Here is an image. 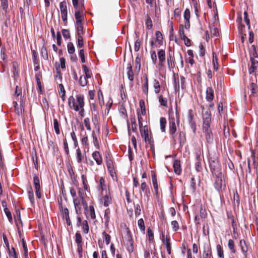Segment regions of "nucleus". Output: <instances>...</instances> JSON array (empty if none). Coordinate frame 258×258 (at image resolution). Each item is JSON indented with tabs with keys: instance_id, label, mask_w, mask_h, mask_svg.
I'll return each instance as SVG.
<instances>
[{
	"instance_id": "nucleus-1",
	"label": "nucleus",
	"mask_w": 258,
	"mask_h": 258,
	"mask_svg": "<svg viewBox=\"0 0 258 258\" xmlns=\"http://www.w3.org/2000/svg\"><path fill=\"white\" fill-rule=\"evenodd\" d=\"M210 169L213 175L215 176L214 183V187L217 191H220L225 186V184L223 181V175L220 171H218L215 167L214 168L212 165Z\"/></svg>"
},
{
	"instance_id": "nucleus-2",
	"label": "nucleus",
	"mask_w": 258,
	"mask_h": 258,
	"mask_svg": "<svg viewBox=\"0 0 258 258\" xmlns=\"http://www.w3.org/2000/svg\"><path fill=\"white\" fill-rule=\"evenodd\" d=\"M140 134L145 142L150 145L151 150L154 152V140L151 131L148 127H144V130L141 131Z\"/></svg>"
},
{
	"instance_id": "nucleus-3",
	"label": "nucleus",
	"mask_w": 258,
	"mask_h": 258,
	"mask_svg": "<svg viewBox=\"0 0 258 258\" xmlns=\"http://www.w3.org/2000/svg\"><path fill=\"white\" fill-rule=\"evenodd\" d=\"M80 101L83 103V107H84V97L83 95H77L76 99H75L73 96H71L68 99V104L70 108L75 111L76 106L79 107V102H80Z\"/></svg>"
},
{
	"instance_id": "nucleus-4",
	"label": "nucleus",
	"mask_w": 258,
	"mask_h": 258,
	"mask_svg": "<svg viewBox=\"0 0 258 258\" xmlns=\"http://www.w3.org/2000/svg\"><path fill=\"white\" fill-rule=\"evenodd\" d=\"M177 131V127L175 124V118L174 115L169 114V132L170 135L171 136L172 139L174 144H176L175 141V133Z\"/></svg>"
},
{
	"instance_id": "nucleus-5",
	"label": "nucleus",
	"mask_w": 258,
	"mask_h": 258,
	"mask_svg": "<svg viewBox=\"0 0 258 258\" xmlns=\"http://www.w3.org/2000/svg\"><path fill=\"white\" fill-rule=\"evenodd\" d=\"M202 109V117L203 119V127L205 128L210 127V123L211 120V113L209 109H206L204 110V107L201 106Z\"/></svg>"
},
{
	"instance_id": "nucleus-6",
	"label": "nucleus",
	"mask_w": 258,
	"mask_h": 258,
	"mask_svg": "<svg viewBox=\"0 0 258 258\" xmlns=\"http://www.w3.org/2000/svg\"><path fill=\"white\" fill-rule=\"evenodd\" d=\"M250 60L251 61L250 67L248 71L249 74L253 76L255 82H256V75H258V61L254 59L253 57H250Z\"/></svg>"
},
{
	"instance_id": "nucleus-7",
	"label": "nucleus",
	"mask_w": 258,
	"mask_h": 258,
	"mask_svg": "<svg viewBox=\"0 0 258 258\" xmlns=\"http://www.w3.org/2000/svg\"><path fill=\"white\" fill-rule=\"evenodd\" d=\"M61 17L62 21L66 23L67 22V2L64 1L59 4Z\"/></svg>"
},
{
	"instance_id": "nucleus-8",
	"label": "nucleus",
	"mask_w": 258,
	"mask_h": 258,
	"mask_svg": "<svg viewBox=\"0 0 258 258\" xmlns=\"http://www.w3.org/2000/svg\"><path fill=\"white\" fill-rule=\"evenodd\" d=\"M162 241L163 244L166 245V248L167 251V252L169 254H171V243H170V238L169 236L166 235L165 236L164 234L162 235Z\"/></svg>"
},
{
	"instance_id": "nucleus-9",
	"label": "nucleus",
	"mask_w": 258,
	"mask_h": 258,
	"mask_svg": "<svg viewBox=\"0 0 258 258\" xmlns=\"http://www.w3.org/2000/svg\"><path fill=\"white\" fill-rule=\"evenodd\" d=\"M151 177H152V183H153L154 189L155 191L156 195L157 196V197H158L159 196V191H158V185L157 178L156 173L153 171H151Z\"/></svg>"
},
{
	"instance_id": "nucleus-10",
	"label": "nucleus",
	"mask_w": 258,
	"mask_h": 258,
	"mask_svg": "<svg viewBox=\"0 0 258 258\" xmlns=\"http://www.w3.org/2000/svg\"><path fill=\"white\" fill-rule=\"evenodd\" d=\"M203 132L205 133V138L207 140V142L211 144L213 141V136L212 133V131L210 127H207V128H205L203 127Z\"/></svg>"
},
{
	"instance_id": "nucleus-11",
	"label": "nucleus",
	"mask_w": 258,
	"mask_h": 258,
	"mask_svg": "<svg viewBox=\"0 0 258 258\" xmlns=\"http://www.w3.org/2000/svg\"><path fill=\"white\" fill-rule=\"evenodd\" d=\"M81 203V199L75 198L73 199V203L75 208V211L77 214L80 215L81 213V207L80 206Z\"/></svg>"
},
{
	"instance_id": "nucleus-12",
	"label": "nucleus",
	"mask_w": 258,
	"mask_h": 258,
	"mask_svg": "<svg viewBox=\"0 0 258 258\" xmlns=\"http://www.w3.org/2000/svg\"><path fill=\"white\" fill-rule=\"evenodd\" d=\"M206 99L207 101L211 102L214 96V90L211 87H208L206 89Z\"/></svg>"
},
{
	"instance_id": "nucleus-13",
	"label": "nucleus",
	"mask_w": 258,
	"mask_h": 258,
	"mask_svg": "<svg viewBox=\"0 0 258 258\" xmlns=\"http://www.w3.org/2000/svg\"><path fill=\"white\" fill-rule=\"evenodd\" d=\"M126 70V74L127 78L130 81L133 82L134 80V73L133 71V67L131 63H128L127 64Z\"/></svg>"
},
{
	"instance_id": "nucleus-14",
	"label": "nucleus",
	"mask_w": 258,
	"mask_h": 258,
	"mask_svg": "<svg viewBox=\"0 0 258 258\" xmlns=\"http://www.w3.org/2000/svg\"><path fill=\"white\" fill-rule=\"evenodd\" d=\"M92 121L98 134H100L99 117L97 114L92 116Z\"/></svg>"
},
{
	"instance_id": "nucleus-15",
	"label": "nucleus",
	"mask_w": 258,
	"mask_h": 258,
	"mask_svg": "<svg viewBox=\"0 0 258 258\" xmlns=\"http://www.w3.org/2000/svg\"><path fill=\"white\" fill-rule=\"evenodd\" d=\"M92 157L98 165L102 164V158L100 153L98 151L94 152L92 153Z\"/></svg>"
},
{
	"instance_id": "nucleus-16",
	"label": "nucleus",
	"mask_w": 258,
	"mask_h": 258,
	"mask_svg": "<svg viewBox=\"0 0 258 258\" xmlns=\"http://www.w3.org/2000/svg\"><path fill=\"white\" fill-rule=\"evenodd\" d=\"M159 59V65L162 66L163 63L165 61V51L163 49H160L157 53Z\"/></svg>"
},
{
	"instance_id": "nucleus-17",
	"label": "nucleus",
	"mask_w": 258,
	"mask_h": 258,
	"mask_svg": "<svg viewBox=\"0 0 258 258\" xmlns=\"http://www.w3.org/2000/svg\"><path fill=\"white\" fill-rule=\"evenodd\" d=\"M203 258H211L212 256V249L210 245L204 247L203 254Z\"/></svg>"
},
{
	"instance_id": "nucleus-18",
	"label": "nucleus",
	"mask_w": 258,
	"mask_h": 258,
	"mask_svg": "<svg viewBox=\"0 0 258 258\" xmlns=\"http://www.w3.org/2000/svg\"><path fill=\"white\" fill-rule=\"evenodd\" d=\"M75 17L76 20V25L82 24V19L84 17L82 15V12L80 10H76L75 13Z\"/></svg>"
},
{
	"instance_id": "nucleus-19",
	"label": "nucleus",
	"mask_w": 258,
	"mask_h": 258,
	"mask_svg": "<svg viewBox=\"0 0 258 258\" xmlns=\"http://www.w3.org/2000/svg\"><path fill=\"white\" fill-rule=\"evenodd\" d=\"M155 42L157 43L159 46H161L163 43V38L162 34L159 31H157L155 33Z\"/></svg>"
},
{
	"instance_id": "nucleus-20",
	"label": "nucleus",
	"mask_w": 258,
	"mask_h": 258,
	"mask_svg": "<svg viewBox=\"0 0 258 258\" xmlns=\"http://www.w3.org/2000/svg\"><path fill=\"white\" fill-rule=\"evenodd\" d=\"M240 246L241 248V250L243 253L245 257H247V252L248 251V247L247 244L244 240H240L239 242Z\"/></svg>"
},
{
	"instance_id": "nucleus-21",
	"label": "nucleus",
	"mask_w": 258,
	"mask_h": 258,
	"mask_svg": "<svg viewBox=\"0 0 258 258\" xmlns=\"http://www.w3.org/2000/svg\"><path fill=\"white\" fill-rule=\"evenodd\" d=\"M173 168L174 172L178 175L180 174L181 172L180 162L179 160H175L173 163Z\"/></svg>"
},
{
	"instance_id": "nucleus-22",
	"label": "nucleus",
	"mask_w": 258,
	"mask_h": 258,
	"mask_svg": "<svg viewBox=\"0 0 258 258\" xmlns=\"http://www.w3.org/2000/svg\"><path fill=\"white\" fill-rule=\"evenodd\" d=\"M102 201L105 207H108L112 203V198L110 194L109 193L104 196L102 198Z\"/></svg>"
},
{
	"instance_id": "nucleus-23",
	"label": "nucleus",
	"mask_w": 258,
	"mask_h": 258,
	"mask_svg": "<svg viewBox=\"0 0 258 258\" xmlns=\"http://www.w3.org/2000/svg\"><path fill=\"white\" fill-rule=\"evenodd\" d=\"M254 81L252 82L250 84V90L252 95L255 96L258 92V87Z\"/></svg>"
},
{
	"instance_id": "nucleus-24",
	"label": "nucleus",
	"mask_w": 258,
	"mask_h": 258,
	"mask_svg": "<svg viewBox=\"0 0 258 258\" xmlns=\"http://www.w3.org/2000/svg\"><path fill=\"white\" fill-rule=\"evenodd\" d=\"M166 119L164 117H161L160 118V127L161 132L163 133L166 132Z\"/></svg>"
},
{
	"instance_id": "nucleus-25",
	"label": "nucleus",
	"mask_w": 258,
	"mask_h": 258,
	"mask_svg": "<svg viewBox=\"0 0 258 258\" xmlns=\"http://www.w3.org/2000/svg\"><path fill=\"white\" fill-rule=\"evenodd\" d=\"M139 105L140 107V110H138L137 113H140V114H141L143 115H145L146 111L144 101L143 100H141L139 102Z\"/></svg>"
},
{
	"instance_id": "nucleus-26",
	"label": "nucleus",
	"mask_w": 258,
	"mask_h": 258,
	"mask_svg": "<svg viewBox=\"0 0 258 258\" xmlns=\"http://www.w3.org/2000/svg\"><path fill=\"white\" fill-rule=\"evenodd\" d=\"M159 102L161 106L167 107L168 106V100L167 98L164 97L160 95L158 96Z\"/></svg>"
},
{
	"instance_id": "nucleus-27",
	"label": "nucleus",
	"mask_w": 258,
	"mask_h": 258,
	"mask_svg": "<svg viewBox=\"0 0 258 258\" xmlns=\"http://www.w3.org/2000/svg\"><path fill=\"white\" fill-rule=\"evenodd\" d=\"M153 86L154 89V92L156 94H158L161 90V86L159 82L157 79H154L153 82Z\"/></svg>"
},
{
	"instance_id": "nucleus-28",
	"label": "nucleus",
	"mask_w": 258,
	"mask_h": 258,
	"mask_svg": "<svg viewBox=\"0 0 258 258\" xmlns=\"http://www.w3.org/2000/svg\"><path fill=\"white\" fill-rule=\"evenodd\" d=\"M106 185L105 184V179L103 177H101L99 180L98 189L102 192L105 189H106Z\"/></svg>"
},
{
	"instance_id": "nucleus-29",
	"label": "nucleus",
	"mask_w": 258,
	"mask_h": 258,
	"mask_svg": "<svg viewBox=\"0 0 258 258\" xmlns=\"http://www.w3.org/2000/svg\"><path fill=\"white\" fill-rule=\"evenodd\" d=\"M87 214L90 216V218L92 219H95L96 218V214L95 212V209L93 205H90L89 206V208L88 209Z\"/></svg>"
},
{
	"instance_id": "nucleus-30",
	"label": "nucleus",
	"mask_w": 258,
	"mask_h": 258,
	"mask_svg": "<svg viewBox=\"0 0 258 258\" xmlns=\"http://www.w3.org/2000/svg\"><path fill=\"white\" fill-rule=\"evenodd\" d=\"M79 107L76 106L75 111H79V114L81 117H84L85 115V109L83 107V103L79 102Z\"/></svg>"
},
{
	"instance_id": "nucleus-31",
	"label": "nucleus",
	"mask_w": 258,
	"mask_h": 258,
	"mask_svg": "<svg viewBox=\"0 0 258 258\" xmlns=\"http://www.w3.org/2000/svg\"><path fill=\"white\" fill-rule=\"evenodd\" d=\"M81 178L84 189L86 191H88L90 187L89 185H88L86 176L84 174H82L81 176Z\"/></svg>"
},
{
	"instance_id": "nucleus-32",
	"label": "nucleus",
	"mask_w": 258,
	"mask_h": 258,
	"mask_svg": "<svg viewBox=\"0 0 258 258\" xmlns=\"http://www.w3.org/2000/svg\"><path fill=\"white\" fill-rule=\"evenodd\" d=\"M110 214V210L109 208H107L105 210L104 218L105 220V224L107 226L110 220V216L109 215Z\"/></svg>"
},
{
	"instance_id": "nucleus-33",
	"label": "nucleus",
	"mask_w": 258,
	"mask_h": 258,
	"mask_svg": "<svg viewBox=\"0 0 258 258\" xmlns=\"http://www.w3.org/2000/svg\"><path fill=\"white\" fill-rule=\"evenodd\" d=\"M92 137L93 138V143L94 146L96 147L97 149H99V141L97 139V136L94 131H93L92 132Z\"/></svg>"
},
{
	"instance_id": "nucleus-34",
	"label": "nucleus",
	"mask_w": 258,
	"mask_h": 258,
	"mask_svg": "<svg viewBox=\"0 0 258 258\" xmlns=\"http://www.w3.org/2000/svg\"><path fill=\"white\" fill-rule=\"evenodd\" d=\"M127 127H128V132L129 135L131 134V127L133 131V132H135L137 131V124L136 122V120L135 119H134L133 120H131V125L127 124Z\"/></svg>"
},
{
	"instance_id": "nucleus-35",
	"label": "nucleus",
	"mask_w": 258,
	"mask_h": 258,
	"mask_svg": "<svg viewBox=\"0 0 258 258\" xmlns=\"http://www.w3.org/2000/svg\"><path fill=\"white\" fill-rule=\"evenodd\" d=\"M28 196L31 204L33 205L35 203L34 197L33 190L31 186H30L28 189Z\"/></svg>"
},
{
	"instance_id": "nucleus-36",
	"label": "nucleus",
	"mask_w": 258,
	"mask_h": 258,
	"mask_svg": "<svg viewBox=\"0 0 258 258\" xmlns=\"http://www.w3.org/2000/svg\"><path fill=\"white\" fill-rule=\"evenodd\" d=\"M125 244L126 245V249L129 253H131L134 251V245L133 240L132 241H127L125 242Z\"/></svg>"
},
{
	"instance_id": "nucleus-37",
	"label": "nucleus",
	"mask_w": 258,
	"mask_h": 258,
	"mask_svg": "<svg viewBox=\"0 0 258 258\" xmlns=\"http://www.w3.org/2000/svg\"><path fill=\"white\" fill-rule=\"evenodd\" d=\"M167 61L168 67L169 69H173L175 67L174 58L172 57L171 54H169V55L168 56Z\"/></svg>"
},
{
	"instance_id": "nucleus-38",
	"label": "nucleus",
	"mask_w": 258,
	"mask_h": 258,
	"mask_svg": "<svg viewBox=\"0 0 258 258\" xmlns=\"http://www.w3.org/2000/svg\"><path fill=\"white\" fill-rule=\"evenodd\" d=\"M213 64L214 70L217 71L218 69V57L215 52H213Z\"/></svg>"
},
{
	"instance_id": "nucleus-39",
	"label": "nucleus",
	"mask_w": 258,
	"mask_h": 258,
	"mask_svg": "<svg viewBox=\"0 0 258 258\" xmlns=\"http://www.w3.org/2000/svg\"><path fill=\"white\" fill-rule=\"evenodd\" d=\"M33 184L35 189H40V180L37 175H35L33 177Z\"/></svg>"
},
{
	"instance_id": "nucleus-40",
	"label": "nucleus",
	"mask_w": 258,
	"mask_h": 258,
	"mask_svg": "<svg viewBox=\"0 0 258 258\" xmlns=\"http://www.w3.org/2000/svg\"><path fill=\"white\" fill-rule=\"evenodd\" d=\"M83 27L82 24L76 25L77 36H82L83 35Z\"/></svg>"
},
{
	"instance_id": "nucleus-41",
	"label": "nucleus",
	"mask_w": 258,
	"mask_h": 258,
	"mask_svg": "<svg viewBox=\"0 0 258 258\" xmlns=\"http://www.w3.org/2000/svg\"><path fill=\"white\" fill-rule=\"evenodd\" d=\"M228 246L230 250L231 253H235L236 249L235 248V244L234 241L232 239H229L228 240Z\"/></svg>"
},
{
	"instance_id": "nucleus-42",
	"label": "nucleus",
	"mask_w": 258,
	"mask_h": 258,
	"mask_svg": "<svg viewBox=\"0 0 258 258\" xmlns=\"http://www.w3.org/2000/svg\"><path fill=\"white\" fill-rule=\"evenodd\" d=\"M217 255L220 258H224V252L222 247L220 245L218 244L216 246Z\"/></svg>"
},
{
	"instance_id": "nucleus-43",
	"label": "nucleus",
	"mask_w": 258,
	"mask_h": 258,
	"mask_svg": "<svg viewBox=\"0 0 258 258\" xmlns=\"http://www.w3.org/2000/svg\"><path fill=\"white\" fill-rule=\"evenodd\" d=\"M82 69H83V70L84 72V73L85 74V77L87 78H90L92 76V73L90 71L89 69L87 68V67L86 65L83 64V65H82Z\"/></svg>"
},
{
	"instance_id": "nucleus-44",
	"label": "nucleus",
	"mask_w": 258,
	"mask_h": 258,
	"mask_svg": "<svg viewBox=\"0 0 258 258\" xmlns=\"http://www.w3.org/2000/svg\"><path fill=\"white\" fill-rule=\"evenodd\" d=\"M135 71L137 70L139 72L141 69V58L139 56H137L135 59Z\"/></svg>"
},
{
	"instance_id": "nucleus-45",
	"label": "nucleus",
	"mask_w": 258,
	"mask_h": 258,
	"mask_svg": "<svg viewBox=\"0 0 258 258\" xmlns=\"http://www.w3.org/2000/svg\"><path fill=\"white\" fill-rule=\"evenodd\" d=\"M87 78H86L83 76H81L80 77V79L79 80V83L80 85L82 87H84V86H86L88 83V81L87 80Z\"/></svg>"
},
{
	"instance_id": "nucleus-46",
	"label": "nucleus",
	"mask_w": 258,
	"mask_h": 258,
	"mask_svg": "<svg viewBox=\"0 0 258 258\" xmlns=\"http://www.w3.org/2000/svg\"><path fill=\"white\" fill-rule=\"evenodd\" d=\"M41 53L42 57L45 59L47 60L48 58V53L46 48L43 45L41 49Z\"/></svg>"
},
{
	"instance_id": "nucleus-47",
	"label": "nucleus",
	"mask_w": 258,
	"mask_h": 258,
	"mask_svg": "<svg viewBox=\"0 0 258 258\" xmlns=\"http://www.w3.org/2000/svg\"><path fill=\"white\" fill-rule=\"evenodd\" d=\"M83 231L85 234H87L89 232V226L87 220H84L83 222Z\"/></svg>"
},
{
	"instance_id": "nucleus-48",
	"label": "nucleus",
	"mask_w": 258,
	"mask_h": 258,
	"mask_svg": "<svg viewBox=\"0 0 258 258\" xmlns=\"http://www.w3.org/2000/svg\"><path fill=\"white\" fill-rule=\"evenodd\" d=\"M173 80H174V87L175 89H178L179 88V78L177 74H173Z\"/></svg>"
},
{
	"instance_id": "nucleus-49",
	"label": "nucleus",
	"mask_w": 258,
	"mask_h": 258,
	"mask_svg": "<svg viewBox=\"0 0 258 258\" xmlns=\"http://www.w3.org/2000/svg\"><path fill=\"white\" fill-rule=\"evenodd\" d=\"M76 159L78 163H80L82 162L83 157L80 148H78L76 150Z\"/></svg>"
},
{
	"instance_id": "nucleus-50",
	"label": "nucleus",
	"mask_w": 258,
	"mask_h": 258,
	"mask_svg": "<svg viewBox=\"0 0 258 258\" xmlns=\"http://www.w3.org/2000/svg\"><path fill=\"white\" fill-rule=\"evenodd\" d=\"M53 125L56 134L57 135H59L60 134V130L59 128V124L57 120L55 118L53 119Z\"/></svg>"
},
{
	"instance_id": "nucleus-51",
	"label": "nucleus",
	"mask_w": 258,
	"mask_h": 258,
	"mask_svg": "<svg viewBox=\"0 0 258 258\" xmlns=\"http://www.w3.org/2000/svg\"><path fill=\"white\" fill-rule=\"evenodd\" d=\"M145 24L148 29H151L152 28V21L149 15L147 16Z\"/></svg>"
},
{
	"instance_id": "nucleus-52",
	"label": "nucleus",
	"mask_w": 258,
	"mask_h": 258,
	"mask_svg": "<svg viewBox=\"0 0 258 258\" xmlns=\"http://www.w3.org/2000/svg\"><path fill=\"white\" fill-rule=\"evenodd\" d=\"M68 51L70 54H73L75 52V47L72 42H69L67 45Z\"/></svg>"
},
{
	"instance_id": "nucleus-53",
	"label": "nucleus",
	"mask_w": 258,
	"mask_h": 258,
	"mask_svg": "<svg viewBox=\"0 0 258 258\" xmlns=\"http://www.w3.org/2000/svg\"><path fill=\"white\" fill-rule=\"evenodd\" d=\"M84 124L87 130H88V131L91 130V125H90V118L89 117H86L84 119Z\"/></svg>"
},
{
	"instance_id": "nucleus-54",
	"label": "nucleus",
	"mask_w": 258,
	"mask_h": 258,
	"mask_svg": "<svg viewBox=\"0 0 258 258\" xmlns=\"http://www.w3.org/2000/svg\"><path fill=\"white\" fill-rule=\"evenodd\" d=\"M4 212L9 221L10 222L12 223L13 221V218L11 212L9 211L8 208H4Z\"/></svg>"
},
{
	"instance_id": "nucleus-55",
	"label": "nucleus",
	"mask_w": 258,
	"mask_h": 258,
	"mask_svg": "<svg viewBox=\"0 0 258 258\" xmlns=\"http://www.w3.org/2000/svg\"><path fill=\"white\" fill-rule=\"evenodd\" d=\"M151 57L153 63L155 64L157 61V55L155 50H151Z\"/></svg>"
},
{
	"instance_id": "nucleus-56",
	"label": "nucleus",
	"mask_w": 258,
	"mask_h": 258,
	"mask_svg": "<svg viewBox=\"0 0 258 258\" xmlns=\"http://www.w3.org/2000/svg\"><path fill=\"white\" fill-rule=\"evenodd\" d=\"M98 97L99 99V104L101 106H102V105L104 104V99L103 93L101 90H99L98 91Z\"/></svg>"
},
{
	"instance_id": "nucleus-57",
	"label": "nucleus",
	"mask_w": 258,
	"mask_h": 258,
	"mask_svg": "<svg viewBox=\"0 0 258 258\" xmlns=\"http://www.w3.org/2000/svg\"><path fill=\"white\" fill-rule=\"evenodd\" d=\"M138 225L140 228L141 230L144 231L145 230V226L144 220L142 218L140 219L138 221Z\"/></svg>"
},
{
	"instance_id": "nucleus-58",
	"label": "nucleus",
	"mask_w": 258,
	"mask_h": 258,
	"mask_svg": "<svg viewBox=\"0 0 258 258\" xmlns=\"http://www.w3.org/2000/svg\"><path fill=\"white\" fill-rule=\"evenodd\" d=\"M125 238V241L124 243L127 241H130L133 240V238L131 235V231L128 229H127L126 233L124 237Z\"/></svg>"
},
{
	"instance_id": "nucleus-59",
	"label": "nucleus",
	"mask_w": 258,
	"mask_h": 258,
	"mask_svg": "<svg viewBox=\"0 0 258 258\" xmlns=\"http://www.w3.org/2000/svg\"><path fill=\"white\" fill-rule=\"evenodd\" d=\"M77 45L78 47L82 48L84 45L83 38L82 36H77Z\"/></svg>"
},
{
	"instance_id": "nucleus-60",
	"label": "nucleus",
	"mask_w": 258,
	"mask_h": 258,
	"mask_svg": "<svg viewBox=\"0 0 258 258\" xmlns=\"http://www.w3.org/2000/svg\"><path fill=\"white\" fill-rule=\"evenodd\" d=\"M8 250V253L10 256H12L13 258H17V255L15 249L14 247H12L11 249L9 248Z\"/></svg>"
},
{
	"instance_id": "nucleus-61",
	"label": "nucleus",
	"mask_w": 258,
	"mask_h": 258,
	"mask_svg": "<svg viewBox=\"0 0 258 258\" xmlns=\"http://www.w3.org/2000/svg\"><path fill=\"white\" fill-rule=\"evenodd\" d=\"M171 225L172 227V230L174 231H177L179 228L178 223L177 221L174 220L171 222Z\"/></svg>"
},
{
	"instance_id": "nucleus-62",
	"label": "nucleus",
	"mask_w": 258,
	"mask_h": 258,
	"mask_svg": "<svg viewBox=\"0 0 258 258\" xmlns=\"http://www.w3.org/2000/svg\"><path fill=\"white\" fill-rule=\"evenodd\" d=\"M75 238V241L77 244H82V238L79 232L76 233Z\"/></svg>"
},
{
	"instance_id": "nucleus-63",
	"label": "nucleus",
	"mask_w": 258,
	"mask_h": 258,
	"mask_svg": "<svg viewBox=\"0 0 258 258\" xmlns=\"http://www.w3.org/2000/svg\"><path fill=\"white\" fill-rule=\"evenodd\" d=\"M179 33L182 40L186 37L184 34L183 26L182 25L179 26Z\"/></svg>"
},
{
	"instance_id": "nucleus-64",
	"label": "nucleus",
	"mask_w": 258,
	"mask_h": 258,
	"mask_svg": "<svg viewBox=\"0 0 258 258\" xmlns=\"http://www.w3.org/2000/svg\"><path fill=\"white\" fill-rule=\"evenodd\" d=\"M184 19L185 21L189 20L190 18V11L189 9H186L184 12Z\"/></svg>"
}]
</instances>
